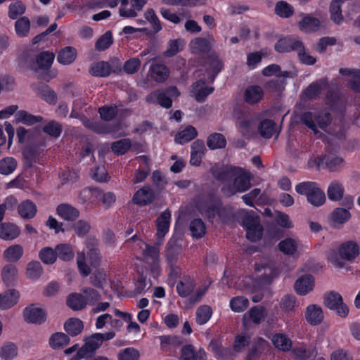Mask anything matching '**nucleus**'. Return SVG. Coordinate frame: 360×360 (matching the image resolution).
Returning a JSON list of instances; mask_svg holds the SVG:
<instances>
[{
  "label": "nucleus",
  "mask_w": 360,
  "mask_h": 360,
  "mask_svg": "<svg viewBox=\"0 0 360 360\" xmlns=\"http://www.w3.org/2000/svg\"><path fill=\"white\" fill-rule=\"evenodd\" d=\"M212 172L215 179L224 183L221 190L226 195L245 192L251 186L250 174L238 167H213Z\"/></svg>",
  "instance_id": "f257e3e1"
},
{
  "label": "nucleus",
  "mask_w": 360,
  "mask_h": 360,
  "mask_svg": "<svg viewBox=\"0 0 360 360\" xmlns=\"http://www.w3.org/2000/svg\"><path fill=\"white\" fill-rule=\"evenodd\" d=\"M128 241L135 243L136 247L142 250L144 260L150 264L153 276L158 277L160 274V248L158 246L150 245L146 243L137 235H134Z\"/></svg>",
  "instance_id": "f03ea898"
},
{
  "label": "nucleus",
  "mask_w": 360,
  "mask_h": 360,
  "mask_svg": "<svg viewBox=\"0 0 360 360\" xmlns=\"http://www.w3.org/2000/svg\"><path fill=\"white\" fill-rule=\"evenodd\" d=\"M338 253L340 258H338L335 251H332L328 259L335 268L343 269L345 267L343 260L353 262L359 256L360 249L356 242L349 240L340 245Z\"/></svg>",
  "instance_id": "7ed1b4c3"
},
{
  "label": "nucleus",
  "mask_w": 360,
  "mask_h": 360,
  "mask_svg": "<svg viewBox=\"0 0 360 360\" xmlns=\"http://www.w3.org/2000/svg\"><path fill=\"white\" fill-rule=\"evenodd\" d=\"M330 112L326 110L305 112L301 116V121L315 134H321L318 128L325 129L331 122Z\"/></svg>",
  "instance_id": "20e7f679"
},
{
  "label": "nucleus",
  "mask_w": 360,
  "mask_h": 360,
  "mask_svg": "<svg viewBox=\"0 0 360 360\" xmlns=\"http://www.w3.org/2000/svg\"><path fill=\"white\" fill-rule=\"evenodd\" d=\"M295 191L300 195H306L307 201L314 206L319 207L325 202V193L315 182L304 181L296 185Z\"/></svg>",
  "instance_id": "39448f33"
},
{
  "label": "nucleus",
  "mask_w": 360,
  "mask_h": 360,
  "mask_svg": "<svg viewBox=\"0 0 360 360\" xmlns=\"http://www.w3.org/2000/svg\"><path fill=\"white\" fill-rule=\"evenodd\" d=\"M243 225L246 230L247 238L255 242L262 238L263 228L259 217L252 214H246L243 219Z\"/></svg>",
  "instance_id": "423d86ee"
},
{
  "label": "nucleus",
  "mask_w": 360,
  "mask_h": 360,
  "mask_svg": "<svg viewBox=\"0 0 360 360\" xmlns=\"http://www.w3.org/2000/svg\"><path fill=\"white\" fill-rule=\"evenodd\" d=\"M198 210L202 214H205L210 221L214 219L224 220L225 209L218 200L208 199L198 205Z\"/></svg>",
  "instance_id": "0eeeda50"
},
{
  "label": "nucleus",
  "mask_w": 360,
  "mask_h": 360,
  "mask_svg": "<svg viewBox=\"0 0 360 360\" xmlns=\"http://www.w3.org/2000/svg\"><path fill=\"white\" fill-rule=\"evenodd\" d=\"M119 14L126 18H135L142 11L148 0H120Z\"/></svg>",
  "instance_id": "6e6552de"
},
{
  "label": "nucleus",
  "mask_w": 360,
  "mask_h": 360,
  "mask_svg": "<svg viewBox=\"0 0 360 360\" xmlns=\"http://www.w3.org/2000/svg\"><path fill=\"white\" fill-rule=\"evenodd\" d=\"M326 306L333 310H335L337 314L341 317H345L348 315L349 309L343 303L342 297L340 294L335 292H330L324 297Z\"/></svg>",
  "instance_id": "1a4fd4ad"
},
{
  "label": "nucleus",
  "mask_w": 360,
  "mask_h": 360,
  "mask_svg": "<svg viewBox=\"0 0 360 360\" xmlns=\"http://www.w3.org/2000/svg\"><path fill=\"white\" fill-rule=\"evenodd\" d=\"M101 339L97 336V333L93 334L90 337L86 338L85 344L77 350L74 360H80L86 356L88 354L94 352L101 345Z\"/></svg>",
  "instance_id": "9d476101"
},
{
  "label": "nucleus",
  "mask_w": 360,
  "mask_h": 360,
  "mask_svg": "<svg viewBox=\"0 0 360 360\" xmlns=\"http://www.w3.org/2000/svg\"><path fill=\"white\" fill-rule=\"evenodd\" d=\"M205 67L208 82H213L216 76L221 70L223 63L218 55L212 53L206 59Z\"/></svg>",
  "instance_id": "9b49d317"
},
{
  "label": "nucleus",
  "mask_w": 360,
  "mask_h": 360,
  "mask_svg": "<svg viewBox=\"0 0 360 360\" xmlns=\"http://www.w3.org/2000/svg\"><path fill=\"white\" fill-rule=\"evenodd\" d=\"M302 41L297 38L293 37L281 39L275 44V49L279 53L290 52L291 51L300 50L302 49Z\"/></svg>",
  "instance_id": "f8f14e48"
},
{
  "label": "nucleus",
  "mask_w": 360,
  "mask_h": 360,
  "mask_svg": "<svg viewBox=\"0 0 360 360\" xmlns=\"http://www.w3.org/2000/svg\"><path fill=\"white\" fill-rule=\"evenodd\" d=\"M23 316L27 322L41 324L46 320L45 311L34 305L26 307L24 310Z\"/></svg>",
  "instance_id": "ddd939ff"
},
{
  "label": "nucleus",
  "mask_w": 360,
  "mask_h": 360,
  "mask_svg": "<svg viewBox=\"0 0 360 360\" xmlns=\"http://www.w3.org/2000/svg\"><path fill=\"white\" fill-rule=\"evenodd\" d=\"M304 316L307 321L311 326L319 325L324 319L322 308L317 304H310L305 310Z\"/></svg>",
  "instance_id": "4468645a"
},
{
  "label": "nucleus",
  "mask_w": 360,
  "mask_h": 360,
  "mask_svg": "<svg viewBox=\"0 0 360 360\" xmlns=\"http://www.w3.org/2000/svg\"><path fill=\"white\" fill-rule=\"evenodd\" d=\"M207 354L203 349L195 351L191 345H184L181 349L180 360H206Z\"/></svg>",
  "instance_id": "2eb2a0df"
},
{
  "label": "nucleus",
  "mask_w": 360,
  "mask_h": 360,
  "mask_svg": "<svg viewBox=\"0 0 360 360\" xmlns=\"http://www.w3.org/2000/svg\"><path fill=\"white\" fill-rule=\"evenodd\" d=\"M148 74L154 81L162 82L168 78L169 71L165 65L153 61L150 66Z\"/></svg>",
  "instance_id": "dca6fc26"
},
{
  "label": "nucleus",
  "mask_w": 360,
  "mask_h": 360,
  "mask_svg": "<svg viewBox=\"0 0 360 360\" xmlns=\"http://www.w3.org/2000/svg\"><path fill=\"white\" fill-rule=\"evenodd\" d=\"M212 42L214 39L212 36L208 39L198 37L191 41L189 46L193 53H204L210 50Z\"/></svg>",
  "instance_id": "f3484780"
},
{
  "label": "nucleus",
  "mask_w": 360,
  "mask_h": 360,
  "mask_svg": "<svg viewBox=\"0 0 360 360\" xmlns=\"http://www.w3.org/2000/svg\"><path fill=\"white\" fill-rule=\"evenodd\" d=\"M153 199V191L150 186H145L134 193L132 201L139 205H146L150 203Z\"/></svg>",
  "instance_id": "a211bd4d"
},
{
  "label": "nucleus",
  "mask_w": 360,
  "mask_h": 360,
  "mask_svg": "<svg viewBox=\"0 0 360 360\" xmlns=\"http://www.w3.org/2000/svg\"><path fill=\"white\" fill-rule=\"evenodd\" d=\"M297 294L305 295L311 291L314 287V280L311 275H304L298 278L294 285Z\"/></svg>",
  "instance_id": "6ab92c4d"
},
{
  "label": "nucleus",
  "mask_w": 360,
  "mask_h": 360,
  "mask_svg": "<svg viewBox=\"0 0 360 360\" xmlns=\"http://www.w3.org/2000/svg\"><path fill=\"white\" fill-rule=\"evenodd\" d=\"M344 165L342 158L333 156L331 155H325L318 160V166L319 167H326L330 171H335L342 167Z\"/></svg>",
  "instance_id": "aec40b11"
},
{
  "label": "nucleus",
  "mask_w": 360,
  "mask_h": 360,
  "mask_svg": "<svg viewBox=\"0 0 360 360\" xmlns=\"http://www.w3.org/2000/svg\"><path fill=\"white\" fill-rule=\"evenodd\" d=\"M207 82L208 81L207 80ZM213 91L214 88L207 86L206 81L200 79L193 84L192 94L197 101L202 102L208 95L212 93Z\"/></svg>",
  "instance_id": "412c9836"
},
{
  "label": "nucleus",
  "mask_w": 360,
  "mask_h": 360,
  "mask_svg": "<svg viewBox=\"0 0 360 360\" xmlns=\"http://www.w3.org/2000/svg\"><path fill=\"white\" fill-rule=\"evenodd\" d=\"M58 215L65 221H75L79 216V211L70 204H60L56 208Z\"/></svg>",
  "instance_id": "4be33fe9"
},
{
  "label": "nucleus",
  "mask_w": 360,
  "mask_h": 360,
  "mask_svg": "<svg viewBox=\"0 0 360 360\" xmlns=\"http://www.w3.org/2000/svg\"><path fill=\"white\" fill-rule=\"evenodd\" d=\"M171 212L169 210L163 212L156 220L157 237L162 238L167 233L169 229Z\"/></svg>",
  "instance_id": "5701e85b"
},
{
  "label": "nucleus",
  "mask_w": 360,
  "mask_h": 360,
  "mask_svg": "<svg viewBox=\"0 0 360 360\" xmlns=\"http://www.w3.org/2000/svg\"><path fill=\"white\" fill-rule=\"evenodd\" d=\"M86 248L89 249L87 253L91 265L97 266L100 264L101 257L98 249L96 248L98 245L97 240L94 238H89L86 242Z\"/></svg>",
  "instance_id": "b1692460"
},
{
  "label": "nucleus",
  "mask_w": 360,
  "mask_h": 360,
  "mask_svg": "<svg viewBox=\"0 0 360 360\" xmlns=\"http://www.w3.org/2000/svg\"><path fill=\"white\" fill-rule=\"evenodd\" d=\"M146 100L150 103H158L166 108H169L172 105V101L165 91L153 92L147 96Z\"/></svg>",
  "instance_id": "393cba45"
},
{
  "label": "nucleus",
  "mask_w": 360,
  "mask_h": 360,
  "mask_svg": "<svg viewBox=\"0 0 360 360\" xmlns=\"http://www.w3.org/2000/svg\"><path fill=\"white\" fill-rule=\"evenodd\" d=\"M18 212L22 218L30 219L36 215L37 208L32 201L26 200L18 205Z\"/></svg>",
  "instance_id": "a878e982"
},
{
  "label": "nucleus",
  "mask_w": 360,
  "mask_h": 360,
  "mask_svg": "<svg viewBox=\"0 0 360 360\" xmlns=\"http://www.w3.org/2000/svg\"><path fill=\"white\" fill-rule=\"evenodd\" d=\"M15 120L17 123H22L27 126L41 122L43 117L39 115H34L26 110H18L15 115Z\"/></svg>",
  "instance_id": "bb28decb"
},
{
  "label": "nucleus",
  "mask_w": 360,
  "mask_h": 360,
  "mask_svg": "<svg viewBox=\"0 0 360 360\" xmlns=\"http://www.w3.org/2000/svg\"><path fill=\"white\" fill-rule=\"evenodd\" d=\"M278 246L284 255H294L299 250L300 243L295 238H286L281 240Z\"/></svg>",
  "instance_id": "cd10ccee"
},
{
  "label": "nucleus",
  "mask_w": 360,
  "mask_h": 360,
  "mask_svg": "<svg viewBox=\"0 0 360 360\" xmlns=\"http://www.w3.org/2000/svg\"><path fill=\"white\" fill-rule=\"evenodd\" d=\"M160 14L162 15V16L165 19H166L174 24L179 23L181 21V18H188L191 17L188 11L186 9H184V8L180 9L179 11L178 15L172 12V11L170 9H168L166 8H161L160 10Z\"/></svg>",
  "instance_id": "c85d7f7f"
},
{
  "label": "nucleus",
  "mask_w": 360,
  "mask_h": 360,
  "mask_svg": "<svg viewBox=\"0 0 360 360\" xmlns=\"http://www.w3.org/2000/svg\"><path fill=\"white\" fill-rule=\"evenodd\" d=\"M19 299V292L16 290H9L0 294V308L8 309L17 303Z\"/></svg>",
  "instance_id": "c756f323"
},
{
  "label": "nucleus",
  "mask_w": 360,
  "mask_h": 360,
  "mask_svg": "<svg viewBox=\"0 0 360 360\" xmlns=\"http://www.w3.org/2000/svg\"><path fill=\"white\" fill-rule=\"evenodd\" d=\"M255 124V120L248 115L238 117L236 122V126L243 136L249 135Z\"/></svg>",
  "instance_id": "7c9ffc66"
},
{
  "label": "nucleus",
  "mask_w": 360,
  "mask_h": 360,
  "mask_svg": "<svg viewBox=\"0 0 360 360\" xmlns=\"http://www.w3.org/2000/svg\"><path fill=\"white\" fill-rule=\"evenodd\" d=\"M300 29L304 32H313L320 27V21L318 18L306 15L299 22Z\"/></svg>",
  "instance_id": "2f4dec72"
},
{
  "label": "nucleus",
  "mask_w": 360,
  "mask_h": 360,
  "mask_svg": "<svg viewBox=\"0 0 360 360\" xmlns=\"http://www.w3.org/2000/svg\"><path fill=\"white\" fill-rule=\"evenodd\" d=\"M20 234L19 228L11 223H2L0 225V238L4 240H13Z\"/></svg>",
  "instance_id": "473e14b6"
},
{
  "label": "nucleus",
  "mask_w": 360,
  "mask_h": 360,
  "mask_svg": "<svg viewBox=\"0 0 360 360\" xmlns=\"http://www.w3.org/2000/svg\"><path fill=\"white\" fill-rule=\"evenodd\" d=\"M263 94V90L259 86H250L245 91L244 99L250 104H255L262 99Z\"/></svg>",
  "instance_id": "72a5a7b5"
},
{
  "label": "nucleus",
  "mask_w": 360,
  "mask_h": 360,
  "mask_svg": "<svg viewBox=\"0 0 360 360\" xmlns=\"http://www.w3.org/2000/svg\"><path fill=\"white\" fill-rule=\"evenodd\" d=\"M112 72V68L109 63L100 61L94 63L89 69V73L92 76L105 77L110 75Z\"/></svg>",
  "instance_id": "f704fd0d"
},
{
  "label": "nucleus",
  "mask_w": 360,
  "mask_h": 360,
  "mask_svg": "<svg viewBox=\"0 0 360 360\" xmlns=\"http://www.w3.org/2000/svg\"><path fill=\"white\" fill-rule=\"evenodd\" d=\"M76 57V49L72 46H66L58 52L57 60L60 64L69 65L75 60Z\"/></svg>",
  "instance_id": "c9c22d12"
},
{
  "label": "nucleus",
  "mask_w": 360,
  "mask_h": 360,
  "mask_svg": "<svg viewBox=\"0 0 360 360\" xmlns=\"http://www.w3.org/2000/svg\"><path fill=\"white\" fill-rule=\"evenodd\" d=\"M344 191L343 185L340 182L333 181L328 187V197L330 200L338 201L342 198Z\"/></svg>",
  "instance_id": "e433bc0d"
},
{
  "label": "nucleus",
  "mask_w": 360,
  "mask_h": 360,
  "mask_svg": "<svg viewBox=\"0 0 360 360\" xmlns=\"http://www.w3.org/2000/svg\"><path fill=\"white\" fill-rule=\"evenodd\" d=\"M67 305L72 310L79 311L86 306V302L83 295L75 292L68 297Z\"/></svg>",
  "instance_id": "4c0bfd02"
},
{
  "label": "nucleus",
  "mask_w": 360,
  "mask_h": 360,
  "mask_svg": "<svg viewBox=\"0 0 360 360\" xmlns=\"http://www.w3.org/2000/svg\"><path fill=\"white\" fill-rule=\"evenodd\" d=\"M271 341L275 347L283 352L289 351L292 347V341L283 333L274 335Z\"/></svg>",
  "instance_id": "58836bf2"
},
{
  "label": "nucleus",
  "mask_w": 360,
  "mask_h": 360,
  "mask_svg": "<svg viewBox=\"0 0 360 360\" xmlns=\"http://www.w3.org/2000/svg\"><path fill=\"white\" fill-rule=\"evenodd\" d=\"M139 158L140 161L146 165L143 168H139L136 170L133 179L134 184H138L143 181L148 176L150 172V164L148 158L146 155H141L139 157Z\"/></svg>",
  "instance_id": "ea45409f"
},
{
  "label": "nucleus",
  "mask_w": 360,
  "mask_h": 360,
  "mask_svg": "<svg viewBox=\"0 0 360 360\" xmlns=\"http://www.w3.org/2000/svg\"><path fill=\"white\" fill-rule=\"evenodd\" d=\"M198 133L195 127L188 126L183 131L175 136V141L179 144H184L193 140Z\"/></svg>",
  "instance_id": "a19ab883"
},
{
  "label": "nucleus",
  "mask_w": 360,
  "mask_h": 360,
  "mask_svg": "<svg viewBox=\"0 0 360 360\" xmlns=\"http://www.w3.org/2000/svg\"><path fill=\"white\" fill-rule=\"evenodd\" d=\"M56 257L63 261H70L75 254L72 248L67 243L59 244L56 247Z\"/></svg>",
  "instance_id": "79ce46f5"
},
{
  "label": "nucleus",
  "mask_w": 360,
  "mask_h": 360,
  "mask_svg": "<svg viewBox=\"0 0 360 360\" xmlns=\"http://www.w3.org/2000/svg\"><path fill=\"white\" fill-rule=\"evenodd\" d=\"M328 81L326 79H320L311 84L305 90L304 94L308 98H314L321 93V89L326 86Z\"/></svg>",
  "instance_id": "37998d69"
},
{
  "label": "nucleus",
  "mask_w": 360,
  "mask_h": 360,
  "mask_svg": "<svg viewBox=\"0 0 360 360\" xmlns=\"http://www.w3.org/2000/svg\"><path fill=\"white\" fill-rule=\"evenodd\" d=\"M64 328L69 335L76 336L82 332L84 325L81 320L72 318L65 323Z\"/></svg>",
  "instance_id": "c03bdc74"
},
{
  "label": "nucleus",
  "mask_w": 360,
  "mask_h": 360,
  "mask_svg": "<svg viewBox=\"0 0 360 360\" xmlns=\"http://www.w3.org/2000/svg\"><path fill=\"white\" fill-rule=\"evenodd\" d=\"M70 342L68 336L63 333H56L49 339V345L54 349L65 347Z\"/></svg>",
  "instance_id": "a18cd8bd"
},
{
  "label": "nucleus",
  "mask_w": 360,
  "mask_h": 360,
  "mask_svg": "<svg viewBox=\"0 0 360 360\" xmlns=\"http://www.w3.org/2000/svg\"><path fill=\"white\" fill-rule=\"evenodd\" d=\"M345 0H333L330 6V12L331 19L336 23L340 25L343 20L342 15L341 5Z\"/></svg>",
  "instance_id": "49530a36"
},
{
  "label": "nucleus",
  "mask_w": 360,
  "mask_h": 360,
  "mask_svg": "<svg viewBox=\"0 0 360 360\" xmlns=\"http://www.w3.org/2000/svg\"><path fill=\"white\" fill-rule=\"evenodd\" d=\"M22 247L20 245H13L4 250V257L8 262H16L22 257Z\"/></svg>",
  "instance_id": "de8ad7c7"
},
{
  "label": "nucleus",
  "mask_w": 360,
  "mask_h": 360,
  "mask_svg": "<svg viewBox=\"0 0 360 360\" xmlns=\"http://www.w3.org/2000/svg\"><path fill=\"white\" fill-rule=\"evenodd\" d=\"M275 13L279 17L288 18L294 13V8L285 1H280L275 6Z\"/></svg>",
  "instance_id": "09e8293b"
},
{
  "label": "nucleus",
  "mask_w": 360,
  "mask_h": 360,
  "mask_svg": "<svg viewBox=\"0 0 360 360\" xmlns=\"http://www.w3.org/2000/svg\"><path fill=\"white\" fill-rule=\"evenodd\" d=\"M189 229L191 232V236L195 238L203 237L206 233L205 223L200 219H195L191 221Z\"/></svg>",
  "instance_id": "8fccbe9b"
},
{
  "label": "nucleus",
  "mask_w": 360,
  "mask_h": 360,
  "mask_svg": "<svg viewBox=\"0 0 360 360\" xmlns=\"http://www.w3.org/2000/svg\"><path fill=\"white\" fill-rule=\"evenodd\" d=\"M18 354V347L12 342H6L0 349V357L4 360H13Z\"/></svg>",
  "instance_id": "3c124183"
},
{
  "label": "nucleus",
  "mask_w": 360,
  "mask_h": 360,
  "mask_svg": "<svg viewBox=\"0 0 360 360\" xmlns=\"http://www.w3.org/2000/svg\"><path fill=\"white\" fill-rule=\"evenodd\" d=\"M259 133L264 138H271L277 132L275 122L271 120H264L260 124Z\"/></svg>",
  "instance_id": "603ef678"
},
{
  "label": "nucleus",
  "mask_w": 360,
  "mask_h": 360,
  "mask_svg": "<svg viewBox=\"0 0 360 360\" xmlns=\"http://www.w3.org/2000/svg\"><path fill=\"white\" fill-rule=\"evenodd\" d=\"M207 144V146L212 150L222 148L225 147L226 141L223 134L219 133H214L208 136Z\"/></svg>",
  "instance_id": "864d4df0"
},
{
  "label": "nucleus",
  "mask_w": 360,
  "mask_h": 360,
  "mask_svg": "<svg viewBox=\"0 0 360 360\" xmlns=\"http://www.w3.org/2000/svg\"><path fill=\"white\" fill-rule=\"evenodd\" d=\"M131 141L129 139H124L115 141L111 145L112 151L117 155L125 154L131 148Z\"/></svg>",
  "instance_id": "5fc2aeb1"
},
{
  "label": "nucleus",
  "mask_w": 360,
  "mask_h": 360,
  "mask_svg": "<svg viewBox=\"0 0 360 360\" xmlns=\"http://www.w3.org/2000/svg\"><path fill=\"white\" fill-rule=\"evenodd\" d=\"M43 273L41 263L38 261H32L27 264L26 274L28 278L37 280Z\"/></svg>",
  "instance_id": "6e6d98bb"
},
{
  "label": "nucleus",
  "mask_w": 360,
  "mask_h": 360,
  "mask_svg": "<svg viewBox=\"0 0 360 360\" xmlns=\"http://www.w3.org/2000/svg\"><path fill=\"white\" fill-rule=\"evenodd\" d=\"M55 58V55L49 51H43L37 57V63L41 69L48 70L51 68Z\"/></svg>",
  "instance_id": "4d7b16f0"
},
{
  "label": "nucleus",
  "mask_w": 360,
  "mask_h": 360,
  "mask_svg": "<svg viewBox=\"0 0 360 360\" xmlns=\"http://www.w3.org/2000/svg\"><path fill=\"white\" fill-rule=\"evenodd\" d=\"M17 167V162L12 157H6L0 160V174L9 175L13 173Z\"/></svg>",
  "instance_id": "13d9d810"
},
{
  "label": "nucleus",
  "mask_w": 360,
  "mask_h": 360,
  "mask_svg": "<svg viewBox=\"0 0 360 360\" xmlns=\"http://www.w3.org/2000/svg\"><path fill=\"white\" fill-rule=\"evenodd\" d=\"M30 29V21L27 17H22L15 23V31L18 37H24L28 35Z\"/></svg>",
  "instance_id": "bf43d9fd"
},
{
  "label": "nucleus",
  "mask_w": 360,
  "mask_h": 360,
  "mask_svg": "<svg viewBox=\"0 0 360 360\" xmlns=\"http://www.w3.org/2000/svg\"><path fill=\"white\" fill-rule=\"evenodd\" d=\"M84 295L86 304L94 305L101 299V293L94 288L84 287L81 290Z\"/></svg>",
  "instance_id": "052dcab7"
},
{
  "label": "nucleus",
  "mask_w": 360,
  "mask_h": 360,
  "mask_svg": "<svg viewBox=\"0 0 360 360\" xmlns=\"http://www.w3.org/2000/svg\"><path fill=\"white\" fill-rule=\"evenodd\" d=\"M249 304V300L243 296H237L233 297L230 300V307L231 310L234 312H242L245 311Z\"/></svg>",
  "instance_id": "680f3d73"
},
{
  "label": "nucleus",
  "mask_w": 360,
  "mask_h": 360,
  "mask_svg": "<svg viewBox=\"0 0 360 360\" xmlns=\"http://www.w3.org/2000/svg\"><path fill=\"white\" fill-rule=\"evenodd\" d=\"M90 283L98 288H103L106 283V272L103 269H96L90 277Z\"/></svg>",
  "instance_id": "e2e57ef3"
},
{
  "label": "nucleus",
  "mask_w": 360,
  "mask_h": 360,
  "mask_svg": "<svg viewBox=\"0 0 360 360\" xmlns=\"http://www.w3.org/2000/svg\"><path fill=\"white\" fill-rule=\"evenodd\" d=\"M194 288V283L191 278H184L176 285L178 294L183 297H187L191 294Z\"/></svg>",
  "instance_id": "0e129e2a"
},
{
  "label": "nucleus",
  "mask_w": 360,
  "mask_h": 360,
  "mask_svg": "<svg viewBox=\"0 0 360 360\" xmlns=\"http://www.w3.org/2000/svg\"><path fill=\"white\" fill-rule=\"evenodd\" d=\"M39 257L43 263L53 264L57 259L56 249L46 247L42 248L39 252Z\"/></svg>",
  "instance_id": "69168bd1"
},
{
  "label": "nucleus",
  "mask_w": 360,
  "mask_h": 360,
  "mask_svg": "<svg viewBox=\"0 0 360 360\" xmlns=\"http://www.w3.org/2000/svg\"><path fill=\"white\" fill-rule=\"evenodd\" d=\"M42 130L49 136L58 138L62 132V126L58 122L51 120L43 127Z\"/></svg>",
  "instance_id": "338daca9"
},
{
  "label": "nucleus",
  "mask_w": 360,
  "mask_h": 360,
  "mask_svg": "<svg viewBox=\"0 0 360 360\" xmlns=\"http://www.w3.org/2000/svg\"><path fill=\"white\" fill-rule=\"evenodd\" d=\"M351 214L345 208L338 207L332 213V220L334 223L342 224L349 219Z\"/></svg>",
  "instance_id": "774afa93"
}]
</instances>
